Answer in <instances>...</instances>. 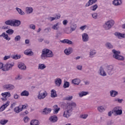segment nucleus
Masks as SVG:
<instances>
[{
    "label": "nucleus",
    "instance_id": "52",
    "mask_svg": "<svg viewBox=\"0 0 125 125\" xmlns=\"http://www.w3.org/2000/svg\"><path fill=\"white\" fill-rule=\"evenodd\" d=\"M92 18L94 19H97V13H94L91 14Z\"/></svg>",
    "mask_w": 125,
    "mask_h": 125
},
{
    "label": "nucleus",
    "instance_id": "59",
    "mask_svg": "<svg viewBox=\"0 0 125 125\" xmlns=\"http://www.w3.org/2000/svg\"><path fill=\"white\" fill-rule=\"evenodd\" d=\"M62 24H63L64 26H66V25H67V24H68V21H67V20H64L62 21Z\"/></svg>",
    "mask_w": 125,
    "mask_h": 125
},
{
    "label": "nucleus",
    "instance_id": "13",
    "mask_svg": "<svg viewBox=\"0 0 125 125\" xmlns=\"http://www.w3.org/2000/svg\"><path fill=\"white\" fill-rule=\"evenodd\" d=\"M73 52V48L69 47L68 48L65 49L64 50V53L66 55H70Z\"/></svg>",
    "mask_w": 125,
    "mask_h": 125
},
{
    "label": "nucleus",
    "instance_id": "43",
    "mask_svg": "<svg viewBox=\"0 0 125 125\" xmlns=\"http://www.w3.org/2000/svg\"><path fill=\"white\" fill-rule=\"evenodd\" d=\"M8 123V121L7 120H1L0 121V124L2 125H6Z\"/></svg>",
    "mask_w": 125,
    "mask_h": 125
},
{
    "label": "nucleus",
    "instance_id": "63",
    "mask_svg": "<svg viewBox=\"0 0 125 125\" xmlns=\"http://www.w3.org/2000/svg\"><path fill=\"white\" fill-rule=\"evenodd\" d=\"M77 69L78 70H82V69H83V66H82V65H78V66H77Z\"/></svg>",
    "mask_w": 125,
    "mask_h": 125
},
{
    "label": "nucleus",
    "instance_id": "25",
    "mask_svg": "<svg viewBox=\"0 0 125 125\" xmlns=\"http://www.w3.org/2000/svg\"><path fill=\"white\" fill-rule=\"evenodd\" d=\"M30 125H40V121L37 120H32L30 122Z\"/></svg>",
    "mask_w": 125,
    "mask_h": 125
},
{
    "label": "nucleus",
    "instance_id": "8",
    "mask_svg": "<svg viewBox=\"0 0 125 125\" xmlns=\"http://www.w3.org/2000/svg\"><path fill=\"white\" fill-rule=\"evenodd\" d=\"M15 87L12 84H5L3 86V89H6L7 90H13Z\"/></svg>",
    "mask_w": 125,
    "mask_h": 125
},
{
    "label": "nucleus",
    "instance_id": "32",
    "mask_svg": "<svg viewBox=\"0 0 125 125\" xmlns=\"http://www.w3.org/2000/svg\"><path fill=\"white\" fill-rule=\"evenodd\" d=\"M29 91L27 90H24L21 93V96H29Z\"/></svg>",
    "mask_w": 125,
    "mask_h": 125
},
{
    "label": "nucleus",
    "instance_id": "9",
    "mask_svg": "<svg viewBox=\"0 0 125 125\" xmlns=\"http://www.w3.org/2000/svg\"><path fill=\"white\" fill-rule=\"evenodd\" d=\"M99 75L102 77H106L107 76V73L104 70V68L102 66H101L99 69Z\"/></svg>",
    "mask_w": 125,
    "mask_h": 125
},
{
    "label": "nucleus",
    "instance_id": "40",
    "mask_svg": "<svg viewBox=\"0 0 125 125\" xmlns=\"http://www.w3.org/2000/svg\"><path fill=\"white\" fill-rule=\"evenodd\" d=\"M59 25V23H57L56 24H54L52 27V29L53 30H56L57 31H58V29H59V26L58 25Z\"/></svg>",
    "mask_w": 125,
    "mask_h": 125
},
{
    "label": "nucleus",
    "instance_id": "55",
    "mask_svg": "<svg viewBox=\"0 0 125 125\" xmlns=\"http://www.w3.org/2000/svg\"><path fill=\"white\" fill-rule=\"evenodd\" d=\"M29 120L30 119H29V117H28L27 116H26L23 119L24 122L25 123H28V122L29 121Z\"/></svg>",
    "mask_w": 125,
    "mask_h": 125
},
{
    "label": "nucleus",
    "instance_id": "18",
    "mask_svg": "<svg viewBox=\"0 0 125 125\" xmlns=\"http://www.w3.org/2000/svg\"><path fill=\"white\" fill-rule=\"evenodd\" d=\"M18 68L19 69H21V70H26V65H25V64L23 62H21L18 65Z\"/></svg>",
    "mask_w": 125,
    "mask_h": 125
},
{
    "label": "nucleus",
    "instance_id": "16",
    "mask_svg": "<svg viewBox=\"0 0 125 125\" xmlns=\"http://www.w3.org/2000/svg\"><path fill=\"white\" fill-rule=\"evenodd\" d=\"M61 42L62 43H67V44H73V42L68 39H64L63 40H61Z\"/></svg>",
    "mask_w": 125,
    "mask_h": 125
},
{
    "label": "nucleus",
    "instance_id": "15",
    "mask_svg": "<svg viewBox=\"0 0 125 125\" xmlns=\"http://www.w3.org/2000/svg\"><path fill=\"white\" fill-rule=\"evenodd\" d=\"M58 120V118H57V116L56 115L51 116L49 118V121L52 123H56V122H57Z\"/></svg>",
    "mask_w": 125,
    "mask_h": 125
},
{
    "label": "nucleus",
    "instance_id": "38",
    "mask_svg": "<svg viewBox=\"0 0 125 125\" xmlns=\"http://www.w3.org/2000/svg\"><path fill=\"white\" fill-rule=\"evenodd\" d=\"M114 35L116 37H117L118 39H123V34L120 32H115Z\"/></svg>",
    "mask_w": 125,
    "mask_h": 125
},
{
    "label": "nucleus",
    "instance_id": "60",
    "mask_svg": "<svg viewBox=\"0 0 125 125\" xmlns=\"http://www.w3.org/2000/svg\"><path fill=\"white\" fill-rule=\"evenodd\" d=\"M20 97L17 94H15L14 95V98L15 99H18Z\"/></svg>",
    "mask_w": 125,
    "mask_h": 125
},
{
    "label": "nucleus",
    "instance_id": "36",
    "mask_svg": "<svg viewBox=\"0 0 125 125\" xmlns=\"http://www.w3.org/2000/svg\"><path fill=\"white\" fill-rule=\"evenodd\" d=\"M105 46L106 48H107L108 49H112L113 47V45L110 42H106L105 43Z\"/></svg>",
    "mask_w": 125,
    "mask_h": 125
},
{
    "label": "nucleus",
    "instance_id": "19",
    "mask_svg": "<svg viewBox=\"0 0 125 125\" xmlns=\"http://www.w3.org/2000/svg\"><path fill=\"white\" fill-rule=\"evenodd\" d=\"M51 97L52 98L57 97V94L56 93V91H55V90L52 89L51 90Z\"/></svg>",
    "mask_w": 125,
    "mask_h": 125
},
{
    "label": "nucleus",
    "instance_id": "62",
    "mask_svg": "<svg viewBox=\"0 0 125 125\" xmlns=\"http://www.w3.org/2000/svg\"><path fill=\"white\" fill-rule=\"evenodd\" d=\"M59 110H60V108H56V109H54V112L56 114H57V113H58V112H59Z\"/></svg>",
    "mask_w": 125,
    "mask_h": 125
},
{
    "label": "nucleus",
    "instance_id": "42",
    "mask_svg": "<svg viewBox=\"0 0 125 125\" xmlns=\"http://www.w3.org/2000/svg\"><path fill=\"white\" fill-rule=\"evenodd\" d=\"M66 109H67V111H69L70 112H72V111H73V107L71 105L70 106V103L67 104Z\"/></svg>",
    "mask_w": 125,
    "mask_h": 125
},
{
    "label": "nucleus",
    "instance_id": "1",
    "mask_svg": "<svg viewBox=\"0 0 125 125\" xmlns=\"http://www.w3.org/2000/svg\"><path fill=\"white\" fill-rule=\"evenodd\" d=\"M54 56V54H53V52L52 51L48 49H43L42 51V53L41 56V59L42 60H44L45 58H51Z\"/></svg>",
    "mask_w": 125,
    "mask_h": 125
},
{
    "label": "nucleus",
    "instance_id": "44",
    "mask_svg": "<svg viewBox=\"0 0 125 125\" xmlns=\"http://www.w3.org/2000/svg\"><path fill=\"white\" fill-rule=\"evenodd\" d=\"M63 86L64 88H67V87H69V86H70V83L66 81L65 82H64Z\"/></svg>",
    "mask_w": 125,
    "mask_h": 125
},
{
    "label": "nucleus",
    "instance_id": "6",
    "mask_svg": "<svg viewBox=\"0 0 125 125\" xmlns=\"http://www.w3.org/2000/svg\"><path fill=\"white\" fill-rule=\"evenodd\" d=\"M112 113H115L116 116H121L123 114L122 107L119 106L114 107L113 109Z\"/></svg>",
    "mask_w": 125,
    "mask_h": 125
},
{
    "label": "nucleus",
    "instance_id": "51",
    "mask_svg": "<svg viewBox=\"0 0 125 125\" xmlns=\"http://www.w3.org/2000/svg\"><path fill=\"white\" fill-rule=\"evenodd\" d=\"M88 115H87V114H82L80 115V118L81 119H85L87 118Z\"/></svg>",
    "mask_w": 125,
    "mask_h": 125
},
{
    "label": "nucleus",
    "instance_id": "12",
    "mask_svg": "<svg viewBox=\"0 0 125 125\" xmlns=\"http://www.w3.org/2000/svg\"><path fill=\"white\" fill-rule=\"evenodd\" d=\"M21 25V21L18 20H13V27H18Z\"/></svg>",
    "mask_w": 125,
    "mask_h": 125
},
{
    "label": "nucleus",
    "instance_id": "14",
    "mask_svg": "<svg viewBox=\"0 0 125 125\" xmlns=\"http://www.w3.org/2000/svg\"><path fill=\"white\" fill-rule=\"evenodd\" d=\"M24 53L25 55H28L29 56H33L34 55V52H33L31 49H26L24 51Z\"/></svg>",
    "mask_w": 125,
    "mask_h": 125
},
{
    "label": "nucleus",
    "instance_id": "20",
    "mask_svg": "<svg viewBox=\"0 0 125 125\" xmlns=\"http://www.w3.org/2000/svg\"><path fill=\"white\" fill-rule=\"evenodd\" d=\"M3 37L5 40L6 41H10V38L8 37V34H6L5 32L3 33L1 35H0V38Z\"/></svg>",
    "mask_w": 125,
    "mask_h": 125
},
{
    "label": "nucleus",
    "instance_id": "56",
    "mask_svg": "<svg viewBox=\"0 0 125 125\" xmlns=\"http://www.w3.org/2000/svg\"><path fill=\"white\" fill-rule=\"evenodd\" d=\"M9 105V102H7V103L4 104L2 105L3 106H4V108L5 109L7 107V106Z\"/></svg>",
    "mask_w": 125,
    "mask_h": 125
},
{
    "label": "nucleus",
    "instance_id": "28",
    "mask_svg": "<svg viewBox=\"0 0 125 125\" xmlns=\"http://www.w3.org/2000/svg\"><path fill=\"white\" fill-rule=\"evenodd\" d=\"M16 10H17V11H18L19 14H20V15H25V12H24L22 10V9H21L18 7H16Z\"/></svg>",
    "mask_w": 125,
    "mask_h": 125
},
{
    "label": "nucleus",
    "instance_id": "54",
    "mask_svg": "<svg viewBox=\"0 0 125 125\" xmlns=\"http://www.w3.org/2000/svg\"><path fill=\"white\" fill-rule=\"evenodd\" d=\"M98 119L100 123H102V122H104V118H103L102 116H99Z\"/></svg>",
    "mask_w": 125,
    "mask_h": 125
},
{
    "label": "nucleus",
    "instance_id": "57",
    "mask_svg": "<svg viewBox=\"0 0 125 125\" xmlns=\"http://www.w3.org/2000/svg\"><path fill=\"white\" fill-rule=\"evenodd\" d=\"M69 106H71L72 107H76L77 104L73 102L71 103H69Z\"/></svg>",
    "mask_w": 125,
    "mask_h": 125
},
{
    "label": "nucleus",
    "instance_id": "10",
    "mask_svg": "<svg viewBox=\"0 0 125 125\" xmlns=\"http://www.w3.org/2000/svg\"><path fill=\"white\" fill-rule=\"evenodd\" d=\"M88 40H89V37H88V35L86 33H83L82 34V41L84 42H88Z\"/></svg>",
    "mask_w": 125,
    "mask_h": 125
},
{
    "label": "nucleus",
    "instance_id": "31",
    "mask_svg": "<svg viewBox=\"0 0 125 125\" xmlns=\"http://www.w3.org/2000/svg\"><path fill=\"white\" fill-rule=\"evenodd\" d=\"M73 99V96L68 95L63 98V100H66V101H71Z\"/></svg>",
    "mask_w": 125,
    "mask_h": 125
},
{
    "label": "nucleus",
    "instance_id": "3",
    "mask_svg": "<svg viewBox=\"0 0 125 125\" xmlns=\"http://www.w3.org/2000/svg\"><path fill=\"white\" fill-rule=\"evenodd\" d=\"M115 24V21L113 20H110L106 21L104 25V28L105 30H110L114 24Z\"/></svg>",
    "mask_w": 125,
    "mask_h": 125
},
{
    "label": "nucleus",
    "instance_id": "11",
    "mask_svg": "<svg viewBox=\"0 0 125 125\" xmlns=\"http://www.w3.org/2000/svg\"><path fill=\"white\" fill-rule=\"evenodd\" d=\"M51 112V108L45 107L43 109L42 111V115H48V114H50Z\"/></svg>",
    "mask_w": 125,
    "mask_h": 125
},
{
    "label": "nucleus",
    "instance_id": "24",
    "mask_svg": "<svg viewBox=\"0 0 125 125\" xmlns=\"http://www.w3.org/2000/svg\"><path fill=\"white\" fill-rule=\"evenodd\" d=\"M34 9L32 7H26V12L27 14H31V13H33Z\"/></svg>",
    "mask_w": 125,
    "mask_h": 125
},
{
    "label": "nucleus",
    "instance_id": "22",
    "mask_svg": "<svg viewBox=\"0 0 125 125\" xmlns=\"http://www.w3.org/2000/svg\"><path fill=\"white\" fill-rule=\"evenodd\" d=\"M71 111L69 110L65 111L63 113V117L64 118H69L71 116Z\"/></svg>",
    "mask_w": 125,
    "mask_h": 125
},
{
    "label": "nucleus",
    "instance_id": "50",
    "mask_svg": "<svg viewBox=\"0 0 125 125\" xmlns=\"http://www.w3.org/2000/svg\"><path fill=\"white\" fill-rule=\"evenodd\" d=\"M50 31H51V29L50 28V27H47L44 30V33H49Z\"/></svg>",
    "mask_w": 125,
    "mask_h": 125
},
{
    "label": "nucleus",
    "instance_id": "5",
    "mask_svg": "<svg viewBox=\"0 0 125 125\" xmlns=\"http://www.w3.org/2000/svg\"><path fill=\"white\" fill-rule=\"evenodd\" d=\"M47 96V92L44 90H41L39 92L37 98H38L39 100H42L44 99Z\"/></svg>",
    "mask_w": 125,
    "mask_h": 125
},
{
    "label": "nucleus",
    "instance_id": "61",
    "mask_svg": "<svg viewBox=\"0 0 125 125\" xmlns=\"http://www.w3.org/2000/svg\"><path fill=\"white\" fill-rule=\"evenodd\" d=\"M9 58H10V56H5L3 60H7V59H9Z\"/></svg>",
    "mask_w": 125,
    "mask_h": 125
},
{
    "label": "nucleus",
    "instance_id": "39",
    "mask_svg": "<svg viewBox=\"0 0 125 125\" xmlns=\"http://www.w3.org/2000/svg\"><path fill=\"white\" fill-rule=\"evenodd\" d=\"M88 94V92L82 91V92L79 93V96L80 97H83V96H85Z\"/></svg>",
    "mask_w": 125,
    "mask_h": 125
},
{
    "label": "nucleus",
    "instance_id": "41",
    "mask_svg": "<svg viewBox=\"0 0 125 125\" xmlns=\"http://www.w3.org/2000/svg\"><path fill=\"white\" fill-rule=\"evenodd\" d=\"M98 8V6L97 5V4H96L90 7V10H92V11H95V10H96V9H97Z\"/></svg>",
    "mask_w": 125,
    "mask_h": 125
},
{
    "label": "nucleus",
    "instance_id": "29",
    "mask_svg": "<svg viewBox=\"0 0 125 125\" xmlns=\"http://www.w3.org/2000/svg\"><path fill=\"white\" fill-rule=\"evenodd\" d=\"M76 29H77V24H72L70 26V32H74V31H76Z\"/></svg>",
    "mask_w": 125,
    "mask_h": 125
},
{
    "label": "nucleus",
    "instance_id": "48",
    "mask_svg": "<svg viewBox=\"0 0 125 125\" xmlns=\"http://www.w3.org/2000/svg\"><path fill=\"white\" fill-rule=\"evenodd\" d=\"M14 40L15 42H19L21 40V36L20 35H17L15 37Z\"/></svg>",
    "mask_w": 125,
    "mask_h": 125
},
{
    "label": "nucleus",
    "instance_id": "17",
    "mask_svg": "<svg viewBox=\"0 0 125 125\" xmlns=\"http://www.w3.org/2000/svg\"><path fill=\"white\" fill-rule=\"evenodd\" d=\"M110 96L111 97H116L118 94H119V93L117 91H115L114 90L110 91Z\"/></svg>",
    "mask_w": 125,
    "mask_h": 125
},
{
    "label": "nucleus",
    "instance_id": "64",
    "mask_svg": "<svg viewBox=\"0 0 125 125\" xmlns=\"http://www.w3.org/2000/svg\"><path fill=\"white\" fill-rule=\"evenodd\" d=\"M5 109V107H4V106L2 105L0 107V112H2Z\"/></svg>",
    "mask_w": 125,
    "mask_h": 125
},
{
    "label": "nucleus",
    "instance_id": "53",
    "mask_svg": "<svg viewBox=\"0 0 125 125\" xmlns=\"http://www.w3.org/2000/svg\"><path fill=\"white\" fill-rule=\"evenodd\" d=\"M29 27L30 28V29H32V30L36 29V25L33 24H30Z\"/></svg>",
    "mask_w": 125,
    "mask_h": 125
},
{
    "label": "nucleus",
    "instance_id": "58",
    "mask_svg": "<svg viewBox=\"0 0 125 125\" xmlns=\"http://www.w3.org/2000/svg\"><path fill=\"white\" fill-rule=\"evenodd\" d=\"M21 111H23V109H27V108H28V106L25 105H21Z\"/></svg>",
    "mask_w": 125,
    "mask_h": 125
},
{
    "label": "nucleus",
    "instance_id": "27",
    "mask_svg": "<svg viewBox=\"0 0 125 125\" xmlns=\"http://www.w3.org/2000/svg\"><path fill=\"white\" fill-rule=\"evenodd\" d=\"M21 107V105H19V106L16 107L14 108V111L16 112V113H20V112L22 111Z\"/></svg>",
    "mask_w": 125,
    "mask_h": 125
},
{
    "label": "nucleus",
    "instance_id": "45",
    "mask_svg": "<svg viewBox=\"0 0 125 125\" xmlns=\"http://www.w3.org/2000/svg\"><path fill=\"white\" fill-rule=\"evenodd\" d=\"M2 96L3 97H6V96H8V97H10V93L9 92H5L1 94Z\"/></svg>",
    "mask_w": 125,
    "mask_h": 125
},
{
    "label": "nucleus",
    "instance_id": "34",
    "mask_svg": "<svg viewBox=\"0 0 125 125\" xmlns=\"http://www.w3.org/2000/svg\"><path fill=\"white\" fill-rule=\"evenodd\" d=\"M72 83L74 84L79 85V84H80V83H81V80H80V79H75L72 80Z\"/></svg>",
    "mask_w": 125,
    "mask_h": 125
},
{
    "label": "nucleus",
    "instance_id": "7",
    "mask_svg": "<svg viewBox=\"0 0 125 125\" xmlns=\"http://www.w3.org/2000/svg\"><path fill=\"white\" fill-rule=\"evenodd\" d=\"M14 66V63L11 64L10 63H6L4 67L3 66L2 71H9L12 68V67Z\"/></svg>",
    "mask_w": 125,
    "mask_h": 125
},
{
    "label": "nucleus",
    "instance_id": "47",
    "mask_svg": "<svg viewBox=\"0 0 125 125\" xmlns=\"http://www.w3.org/2000/svg\"><path fill=\"white\" fill-rule=\"evenodd\" d=\"M6 33H7V34H8V35H12V34L14 33V30L10 29L6 31Z\"/></svg>",
    "mask_w": 125,
    "mask_h": 125
},
{
    "label": "nucleus",
    "instance_id": "23",
    "mask_svg": "<svg viewBox=\"0 0 125 125\" xmlns=\"http://www.w3.org/2000/svg\"><path fill=\"white\" fill-rule=\"evenodd\" d=\"M55 83L56 84L60 86L61 85V83H62V80L60 78H57L55 80Z\"/></svg>",
    "mask_w": 125,
    "mask_h": 125
},
{
    "label": "nucleus",
    "instance_id": "35",
    "mask_svg": "<svg viewBox=\"0 0 125 125\" xmlns=\"http://www.w3.org/2000/svg\"><path fill=\"white\" fill-rule=\"evenodd\" d=\"M11 58L14 59L15 60H17V59H20L21 58V55H13L11 56Z\"/></svg>",
    "mask_w": 125,
    "mask_h": 125
},
{
    "label": "nucleus",
    "instance_id": "2",
    "mask_svg": "<svg viewBox=\"0 0 125 125\" xmlns=\"http://www.w3.org/2000/svg\"><path fill=\"white\" fill-rule=\"evenodd\" d=\"M112 52L114 54L113 55V58H115V59H117V60H120L121 61L125 60V58H124V57L121 55H119V54H121L120 51H117L115 49H113Z\"/></svg>",
    "mask_w": 125,
    "mask_h": 125
},
{
    "label": "nucleus",
    "instance_id": "37",
    "mask_svg": "<svg viewBox=\"0 0 125 125\" xmlns=\"http://www.w3.org/2000/svg\"><path fill=\"white\" fill-rule=\"evenodd\" d=\"M95 54H96V51H95V50H90L89 52V55L91 58H92V57H93V55H95Z\"/></svg>",
    "mask_w": 125,
    "mask_h": 125
},
{
    "label": "nucleus",
    "instance_id": "26",
    "mask_svg": "<svg viewBox=\"0 0 125 125\" xmlns=\"http://www.w3.org/2000/svg\"><path fill=\"white\" fill-rule=\"evenodd\" d=\"M5 24L9 26H13V20H9L5 21Z\"/></svg>",
    "mask_w": 125,
    "mask_h": 125
},
{
    "label": "nucleus",
    "instance_id": "4",
    "mask_svg": "<svg viewBox=\"0 0 125 125\" xmlns=\"http://www.w3.org/2000/svg\"><path fill=\"white\" fill-rule=\"evenodd\" d=\"M105 70L109 76H112L115 72L114 66L112 65H108L105 66Z\"/></svg>",
    "mask_w": 125,
    "mask_h": 125
},
{
    "label": "nucleus",
    "instance_id": "21",
    "mask_svg": "<svg viewBox=\"0 0 125 125\" xmlns=\"http://www.w3.org/2000/svg\"><path fill=\"white\" fill-rule=\"evenodd\" d=\"M113 4L116 6L121 5L122 4V0H114Z\"/></svg>",
    "mask_w": 125,
    "mask_h": 125
},
{
    "label": "nucleus",
    "instance_id": "33",
    "mask_svg": "<svg viewBox=\"0 0 125 125\" xmlns=\"http://www.w3.org/2000/svg\"><path fill=\"white\" fill-rule=\"evenodd\" d=\"M46 68V66L44 64L40 63L38 66L39 70H43Z\"/></svg>",
    "mask_w": 125,
    "mask_h": 125
},
{
    "label": "nucleus",
    "instance_id": "46",
    "mask_svg": "<svg viewBox=\"0 0 125 125\" xmlns=\"http://www.w3.org/2000/svg\"><path fill=\"white\" fill-rule=\"evenodd\" d=\"M93 3H94L92 2V0H89L88 2L87 3H86L85 6L88 7V6H89L90 5H92Z\"/></svg>",
    "mask_w": 125,
    "mask_h": 125
},
{
    "label": "nucleus",
    "instance_id": "49",
    "mask_svg": "<svg viewBox=\"0 0 125 125\" xmlns=\"http://www.w3.org/2000/svg\"><path fill=\"white\" fill-rule=\"evenodd\" d=\"M113 124H114V121L112 120H108L106 122L107 125H113Z\"/></svg>",
    "mask_w": 125,
    "mask_h": 125
},
{
    "label": "nucleus",
    "instance_id": "30",
    "mask_svg": "<svg viewBox=\"0 0 125 125\" xmlns=\"http://www.w3.org/2000/svg\"><path fill=\"white\" fill-rule=\"evenodd\" d=\"M97 110L100 112V113H103V112L105 111V107L103 106H100L98 107Z\"/></svg>",
    "mask_w": 125,
    "mask_h": 125
}]
</instances>
